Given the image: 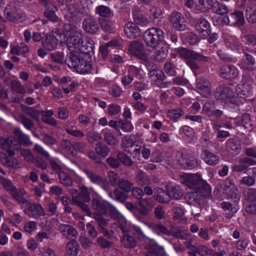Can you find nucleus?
I'll return each mask as SVG.
<instances>
[{"mask_svg": "<svg viewBox=\"0 0 256 256\" xmlns=\"http://www.w3.org/2000/svg\"><path fill=\"white\" fill-rule=\"evenodd\" d=\"M246 17L249 23H256V6H248L246 9Z\"/></svg>", "mask_w": 256, "mask_h": 256, "instance_id": "42", "label": "nucleus"}, {"mask_svg": "<svg viewBox=\"0 0 256 256\" xmlns=\"http://www.w3.org/2000/svg\"><path fill=\"white\" fill-rule=\"evenodd\" d=\"M108 195L112 199L122 203L125 202L128 197L126 192L118 188H116L112 192L108 193Z\"/></svg>", "mask_w": 256, "mask_h": 256, "instance_id": "35", "label": "nucleus"}, {"mask_svg": "<svg viewBox=\"0 0 256 256\" xmlns=\"http://www.w3.org/2000/svg\"><path fill=\"white\" fill-rule=\"evenodd\" d=\"M115 220H116V224L120 229L122 233L128 232V227L127 222L124 217L119 212L118 210L114 214L111 218Z\"/></svg>", "mask_w": 256, "mask_h": 256, "instance_id": "23", "label": "nucleus"}, {"mask_svg": "<svg viewBox=\"0 0 256 256\" xmlns=\"http://www.w3.org/2000/svg\"><path fill=\"white\" fill-rule=\"evenodd\" d=\"M118 42L116 40H112L106 44L104 46L100 48V53L103 59H105L108 56V47L112 46H116Z\"/></svg>", "mask_w": 256, "mask_h": 256, "instance_id": "61", "label": "nucleus"}, {"mask_svg": "<svg viewBox=\"0 0 256 256\" xmlns=\"http://www.w3.org/2000/svg\"><path fill=\"white\" fill-rule=\"evenodd\" d=\"M184 38L190 45L196 44L199 41L198 36L192 32H187L184 34Z\"/></svg>", "mask_w": 256, "mask_h": 256, "instance_id": "58", "label": "nucleus"}, {"mask_svg": "<svg viewBox=\"0 0 256 256\" xmlns=\"http://www.w3.org/2000/svg\"><path fill=\"white\" fill-rule=\"evenodd\" d=\"M0 180L1 184L4 189L8 192L10 194L16 188V187L13 185L12 182L9 180L2 177Z\"/></svg>", "mask_w": 256, "mask_h": 256, "instance_id": "62", "label": "nucleus"}, {"mask_svg": "<svg viewBox=\"0 0 256 256\" xmlns=\"http://www.w3.org/2000/svg\"><path fill=\"white\" fill-rule=\"evenodd\" d=\"M214 96L217 100L225 104H235L236 96L232 89L226 85H220L216 88Z\"/></svg>", "mask_w": 256, "mask_h": 256, "instance_id": "6", "label": "nucleus"}, {"mask_svg": "<svg viewBox=\"0 0 256 256\" xmlns=\"http://www.w3.org/2000/svg\"><path fill=\"white\" fill-rule=\"evenodd\" d=\"M118 158L120 162H122L126 166H130L133 164V161L124 152H119L118 154Z\"/></svg>", "mask_w": 256, "mask_h": 256, "instance_id": "60", "label": "nucleus"}, {"mask_svg": "<svg viewBox=\"0 0 256 256\" xmlns=\"http://www.w3.org/2000/svg\"><path fill=\"white\" fill-rule=\"evenodd\" d=\"M80 192L72 198V202L76 205H80L82 202H89L90 200V194L86 186H80Z\"/></svg>", "mask_w": 256, "mask_h": 256, "instance_id": "14", "label": "nucleus"}, {"mask_svg": "<svg viewBox=\"0 0 256 256\" xmlns=\"http://www.w3.org/2000/svg\"><path fill=\"white\" fill-rule=\"evenodd\" d=\"M146 66L149 70L148 75L150 77L154 80H162L165 78V74L164 72L160 70L156 69V65L150 62H146Z\"/></svg>", "mask_w": 256, "mask_h": 256, "instance_id": "19", "label": "nucleus"}, {"mask_svg": "<svg viewBox=\"0 0 256 256\" xmlns=\"http://www.w3.org/2000/svg\"><path fill=\"white\" fill-rule=\"evenodd\" d=\"M217 54L220 59L224 62H234L235 60L232 56L222 50L217 51Z\"/></svg>", "mask_w": 256, "mask_h": 256, "instance_id": "59", "label": "nucleus"}, {"mask_svg": "<svg viewBox=\"0 0 256 256\" xmlns=\"http://www.w3.org/2000/svg\"><path fill=\"white\" fill-rule=\"evenodd\" d=\"M26 206L27 208L24 210V212L30 218L38 219L45 215L44 210L40 204L32 203L28 201Z\"/></svg>", "mask_w": 256, "mask_h": 256, "instance_id": "8", "label": "nucleus"}, {"mask_svg": "<svg viewBox=\"0 0 256 256\" xmlns=\"http://www.w3.org/2000/svg\"><path fill=\"white\" fill-rule=\"evenodd\" d=\"M164 31L157 27H152L145 31L143 40L148 46L155 48L164 39Z\"/></svg>", "mask_w": 256, "mask_h": 256, "instance_id": "5", "label": "nucleus"}, {"mask_svg": "<svg viewBox=\"0 0 256 256\" xmlns=\"http://www.w3.org/2000/svg\"><path fill=\"white\" fill-rule=\"evenodd\" d=\"M56 7H54V8L52 9L48 8L44 11V14L46 18L52 22H58L60 21V19L56 14Z\"/></svg>", "mask_w": 256, "mask_h": 256, "instance_id": "53", "label": "nucleus"}, {"mask_svg": "<svg viewBox=\"0 0 256 256\" xmlns=\"http://www.w3.org/2000/svg\"><path fill=\"white\" fill-rule=\"evenodd\" d=\"M63 14L65 20L68 22H76L79 14H81L80 10L76 9L74 5H70L64 8Z\"/></svg>", "mask_w": 256, "mask_h": 256, "instance_id": "17", "label": "nucleus"}, {"mask_svg": "<svg viewBox=\"0 0 256 256\" xmlns=\"http://www.w3.org/2000/svg\"><path fill=\"white\" fill-rule=\"evenodd\" d=\"M20 18L18 12V10L16 7L12 8L6 12V18L10 22H14L18 20Z\"/></svg>", "mask_w": 256, "mask_h": 256, "instance_id": "55", "label": "nucleus"}, {"mask_svg": "<svg viewBox=\"0 0 256 256\" xmlns=\"http://www.w3.org/2000/svg\"><path fill=\"white\" fill-rule=\"evenodd\" d=\"M91 60L80 58L78 52H70L65 60L68 66L73 68L81 74L88 73L91 71L92 68Z\"/></svg>", "mask_w": 256, "mask_h": 256, "instance_id": "4", "label": "nucleus"}, {"mask_svg": "<svg viewBox=\"0 0 256 256\" xmlns=\"http://www.w3.org/2000/svg\"><path fill=\"white\" fill-rule=\"evenodd\" d=\"M220 207L224 212V215L227 218H232L236 212V210L232 204L228 202H223L220 204Z\"/></svg>", "mask_w": 256, "mask_h": 256, "instance_id": "34", "label": "nucleus"}, {"mask_svg": "<svg viewBox=\"0 0 256 256\" xmlns=\"http://www.w3.org/2000/svg\"><path fill=\"white\" fill-rule=\"evenodd\" d=\"M224 194H226L228 199H230L234 202H237L240 200V195L237 187L234 188L231 190L230 191L227 192Z\"/></svg>", "mask_w": 256, "mask_h": 256, "instance_id": "56", "label": "nucleus"}, {"mask_svg": "<svg viewBox=\"0 0 256 256\" xmlns=\"http://www.w3.org/2000/svg\"><path fill=\"white\" fill-rule=\"evenodd\" d=\"M210 8H212L214 12L220 15L226 14L228 11V7L223 3L218 1H216L214 2H212Z\"/></svg>", "mask_w": 256, "mask_h": 256, "instance_id": "36", "label": "nucleus"}, {"mask_svg": "<svg viewBox=\"0 0 256 256\" xmlns=\"http://www.w3.org/2000/svg\"><path fill=\"white\" fill-rule=\"evenodd\" d=\"M198 92L204 97H208L210 95V84L206 78H202L196 84Z\"/></svg>", "mask_w": 256, "mask_h": 256, "instance_id": "22", "label": "nucleus"}, {"mask_svg": "<svg viewBox=\"0 0 256 256\" xmlns=\"http://www.w3.org/2000/svg\"><path fill=\"white\" fill-rule=\"evenodd\" d=\"M58 229L62 235L68 238H72L78 234L76 230L69 224H60Z\"/></svg>", "mask_w": 256, "mask_h": 256, "instance_id": "31", "label": "nucleus"}, {"mask_svg": "<svg viewBox=\"0 0 256 256\" xmlns=\"http://www.w3.org/2000/svg\"><path fill=\"white\" fill-rule=\"evenodd\" d=\"M204 196L208 197V196H204L199 192H194L189 194L188 202L190 204L193 205L198 208L202 209L203 206Z\"/></svg>", "mask_w": 256, "mask_h": 256, "instance_id": "20", "label": "nucleus"}, {"mask_svg": "<svg viewBox=\"0 0 256 256\" xmlns=\"http://www.w3.org/2000/svg\"><path fill=\"white\" fill-rule=\"evenodd\" d=\"M118 183V185L120 188L126 192H130L133 186L132 183L123 178H120L119 182Z\"/></svg>", "mask_w": 256, "mask_h": 256, "instance_id": "57", "label": "nucleus"}, {"mask_svg": "<svg viewBox=\"0 0 256 256\" xmlns=\"http://www.w3.org/2000/svg\"><path fill=\"white\" fill-rule=\"evenodd\" d=\"M180 182L194 192L210 196L211 188L207 182L198 174H186L180 176Z\"/></svg>", "mask_w": 256, "mask_h": 256, "instance_id": "2", "label": "nucleus"}, {"mask_svg": "<svg viewBox=\"0 0 256 256\" xmlns=\"http://www.w3.org/2000/svg\"><path fill=\"white\" fill-rule=\"evenodd\" d=\"M58 179L61 184L66 186H72V178L64 172H58Z\"/></svg>", "mask_w": 256, "mask_h": 256, "instance_id": "48", "label": "nucleus"}, {"mask_svg": "<svg viewBox=\"0 0 256 256\" xmlns=\"http://www.w3.org/2000/svg\"><path fill=\"white\" fill-rule=\"evenodd\" d=\"M11 196L20 204H26L29 201L24 196L26 192L24 189L16 188L10 194Z\"/></svg>", "mask_w": 256, "mask_h": 256, "instance_id": "24", "label": "nucleus"}, {"mask_svg": "<svg viewBox=\"0 0 256 256\" xmlns=\"http://www.w3.org/2000/svg\"><path fill=\"white\" fill-rule=\"evenodd\" d=\"M194 248L196 250L194 252L201 256L218 255V254L213 250L204 246H200L198 247Z\"/></svg>", "mask_w": 256, "mask_h": 256, "instance_id": "45", "label": "nucleus"}, {"mask_svg": "<svg viewBox=\"0 0 256 256\" xmlns=\"http://www.w3.org/2000/svg\"><path fill=\"white\" fill-rule=\"evenodd\" d=\"M63 27L68 38L80 34L78 30L77 26L72 24H65Z\"/></svg>", "mask_w": 256, "mask_h": 256, "instance_id": "49", "label": "nucleus"}, {"mask_svg": "<svg viewBox=\"0 0 256 256\" xmlns=\"http://www.w3.org/2000/svg\"><path fill=\"white\" fill-rule=\"evenodd\" d=\"M176 52L181 58L185 60L194 75H196V71L200 68L196 60L202 62H207L210 60L208 57L186 48H179L176 50Z\"/></svg>", "mask_w": 256, "mask_h": 256, "instance_id": "3", "label": "nucleus"}, {"mask_svg": "<svg viewBox=\"0 0 256 256\" xmlns=\"http://www.w3.org/2000/svg\"><path fill=\"white\" fill-rule=\"evenodd\" d=\"M82 39V36L80 34L68 38L66 45L70 52H77L76 50H78Z\"/></svg>", "mask_w": 256, "mask_h": 256, "instance_id": "18", "label": "nucleus"}, {"mask_svg": "<svg viewBox=\"0 0 256 256\" xmlns=\"http://www.w3.org/2000/svg\"><path fill=\"white\" fill-rule=\"evenodd\" d=\"M195 28L200 36L204 38H206L210 34V24L204 18H200L196 20Z\"/></svg>", "mask_w": 256, "mask_h": 256, "instance_id": "12", "label": "nucleus"}, {"mask_svg": "<svg viewBox=\"0 0 256 256\" xmlns=\"http://www.w3.org/2000/svg\"><path fill=\"white\" fill-rule=\"evenodd\" d=\"M145 224L150 228L154 233L160 236L164 234L170 236L169 230L161 224H150L148 222H145Z\"/></svg>", "mask_w": 256, "mask_h": 256, "instance_id": "30", "label": "nucleus"}, {"mask_svg": "<svg viewBox=\"0 0 256 256\" xmlns=\"http://www.w3.org/2000/svg\"><path fill=\"white\" fill-rule=\"evenodd\" d=\"M104 138L106 142L109 145L114 146L118 143V140L114 134L110 132H104Z\"/></svg>", "mask_w": 256, "mask_h": 256, "instance_id": "63", "label": "nucleus"}, {"mask_svg": "<svg viewBox=\"0 0 256 256\" xmlns=\"http://www.w3.org/2000/svg\"><path fill=\"white\" fill-rule=\"evenodd\" d=\"M226 146L228 150H232L236 154H238L242 148L240 142L234 138H230L226 140Z\"/></svg>", "mask_w": 256, "mask_h": 256, "instance_id": "33", "label": "nucleus"}, {"mask_svg": "<svg viewBox=\"0 0 256 256\" xmlns=\"http://www.w3.org/2000/svg\"><path fill=\"white\" fill-rule=\"evenodd\" d=\"M230 20L232 25H234L238 27L243 26L246 20L243 12L239 10H235L230 14Z\"/></svg>", "mask_w": 256, "mask_h": 256, "instance_id": "25", "label": "nucleus"}, {"mask_svg": "<svg viewBox=\"0 0 256 256\" xmlns=\"http://www.w3.org/2000/svg\"><path fill=\"white\" fill-rule=\"evenodd\" d=\"M169 20L172 26L179 31L184 30L186 28V22L183 16L179 12L174 11L170 15Z\"/></svg>", "mask_w": 256, "mask_h": 256, "instance_id": "11", "label": "nucleus"}, {"mask_svg": "<svg viewBox=\"0 0 256 256\" xmlns=\"http://www.w3.org/2000/svg\"><path fill=\"white\" fill-rule=\"evenodd\" d=\"M10 86L12 90L16 93L24 94L26 90L20 82L16 80H12L10 82Z\"/></svg>", "mask_w": 256, "mask_h": 256, "instance_id": "54", "label": "nucleus"}, {"mask_svg": "<svg viewBox=\"0 0 256 256\" xmlns=\"http://www.w3.org/2000/svg\"><path fill=\"white\" fill-rule=\"evenodd\" d=\"M79 244L77 241L72 240L66 244V253L68 256H76L78 252Z\"/></svg>", "mask_w": 256, "mask_h": 256, "instance_id": "37", "label": "nucleus"}, {"mask_svg": "<svg viewBox=\"0 0 256 256\" xmlns=\"http://www.w3.org/2000/svg\"><path fill=\"white\" fill-rule=\"evenodd\" d=\"M176 159L178 164L184 169H193L198 166V160L190 152H178Z\"/></svg>", "mask_w": 256, "mask_h": 256, "instance_id": "7", "label": "nucleus"}, {"mask_svg": "<svg viewBox=\"0 0 256 256\" xmlns=\"http://www.w3.org/2000/svg\"><path fill=\"white\" fill-rule=\"evenodd\" d=\"M165 72L170 76H175L177 74L178 68L171 62H166L164 65Z\"/></svg>", "mask_w": 256, "mask_h": 256, "instance_id": "50", "label": "nucleus"}, {"mask_svg": "<svg viewBox=\"0 0 256 256\" xmlns=\"http://www.w3.org/2000/svg\"><path fill=\"white\" fill-rule=\"evenodd\" d=\"M200 158L206 164L209 166H215L220 161L219 156L206 148L202 150Z\"/></svg>", "mask_w": 256, "mask_h": 256, "instance_id": "15", "label": "nucleus"}, {"mask_svg": "<svg viewBox=\"0 0 256 256\" xmlns=\"http://www.w3.org/2000/svg\"><path fill=\"white\" fill-rule=\"evenodd\" d=\"M97 13L104 18H110L113 15L112 11L108 6L101 5L97 7Z\"/></svg>", "mask_w": 256, "mask_h": 256, "instance_id": "52", "label": "nucleus"}, {"mask_svg": "<svg viewBox=\"0 0 256 256\" xmlns=\"http://www.w3.org/2000/svg\"><path fill=\"white\" fill-rule=\"evenodd\" d=\"M14 138L20 145L29 146L32 144V142L29 139L28 136L24 134L18 128L14 130Z\"/></svg>", "mask_w": 256, "mask_h": 256, "instance_id": "27", "label": "nucleus"}, {"mask_svg": "<svg viewBox=\"0 0 256 256\" xmlns=\"http://www.w3.org/2000/svg\"><path fill=\"white\" fill-rule=\"evenodd\" d=\"M238 69L232 64L223 65L219 70V76L222 78L227 80L236 79L238 76Z\"/></svg>", "mask_w": 256, "mask_h": 256, "instance_id": "10", "label": "nucleus"}, {"mask_svg": "<svg viewBox=\"0 0 256 256\" xmlns=\"http://www.w3.org/2000/svg\"><path fill=\"white\" fill-rule=\"evenodd\" d=\"M170 236H172L174 238L184 240L185 238L186 234L184 230L178 226H172L169 230Z\"/></svg>", "mask_w": 256, "mask_h": 256, "instance_id": "43", "label": "nucleus"}, {"mask_svg": "<svg viewBox=\"0 0 256 256\" xmlns=\"http://www.w3.org/2000/svg\"><path fill=\"white\" fill-rule=\"evenodd\" d=\"M124 32L126 36L131 38H135L140 34V31L136 24L128 23L124 26Z\"/></svg>", "mask_w": 256, "mask_h": 256, "instance_id": "28", "label": "nucleus"}, {"mask_svg": "<svg viewBox=\"0 0 256 256\" xmlns=\"http://www.w3.org/2000/svg\"><path fill=\"white\" fill-rule=\"evenodd\" d=\"M195 9L204 12L210 8L212 0H195Z\"/></svg>", "mask_w": 256, "mask_h": 256, "instance_id": "38", "label": "nucleus"}, {"mask_svg": "<svg viewBox=\"0 0 256 256\" xmlns=\"http://www.w3.org/2000/svg\"><path fill=\"white\" fill-rule=\"evenodd\" d=\"M109 148L104 144H97V154L103 156H106L109 153Z\"/></svg>", "mask_w": 256, "mask_h": 256, "instance_id": "64", "label": "nucleus"}, {"mask_svg": "<svg viewBox=\"0 0 256 256\" xmlns=\"http://www.w3.org/2000/svg\"><path fill=\"white\" fill-rule=\"evenodd\" d=\"M128 50L130 54L138 57L142 60H146L144 46L142 42L137 40L131 42L128 45Z\"/></svg>", "mask_w": 256, "mask_h": 256, "instance_id": "9", "label": "nucleus"}, {"mask_svg": "<svg viewBox=\"0 0 256 256\" xmlns=\"http://www.w3.org/2000/svg\"><path fill=\"white\" fill-rule=\"evenodd\" d=\"M94 40L90 38H88L87 40L85 42L82 39V44H80L78 50L81 53L89 56L88 58H90V60H92V57L93 56L94 60Z\"/></svg>", "mask_w": 256, "mask_h": 256, "instance_id": "13", "label": "nucleus"}, {"mask_svg": "<svg viewBox=\"0 0 256 256\" xmlns=\"http://www.w3.org/2000/svg\"><path fill=\"white\" fill-rule=\"evenodd\" d=\"M117 210L110 203L97 200V230L108 238H110V234L108 232L109 220L106 216L108 215L112 218Z\"/></svg>", "mask_w": 256, "mask_h": 256, "instance_id": "1", "label": "nucleus"}, {"mask_svg": "<svg viewBox=\"0 0 256 256\" xmlns=\"http://www.w3.org/2000/svg\"><path fill=\"white\" fill-rule=\"evenodd\" d=\"M57 43V38L51 36H46L44 40L42 42L44 47L50 51L56 48Z\"/></svg>", "mask_w": 256, "mask_h": 256, "instance_id": "40", "label": "nucleus"}, {"mask_svg": "<svg viewBox=\"0 0 256 256\" xmlns=\"http://www.w3.org/2000/svg\"><path fill=\"white\" fill-rule=\"evenodd\" d=\"M136 180L138 184L141 186L148 185L150 183V180L148 174L142 170H139L138 172Z\"/></svg>", "mask_w": 256, "mask_h": 256, "instance_id": "39", "label": "nucleus"}, {"mask_svg": "<svg viewBox=\"0 0 256 256\" xmlns=\"http://www.w3.org/2000/svg\"><path fill=\"white\" fill-rule=\"evenodd\" d=\"M166 190L172 199L178 200L183 196L182 190L180 186L173 182H169L166 186Z\"/></svg>", "mask_w": 256, "mask_h": 256, "instance_id": "16", "label": "nucleus"}, {"mask_svg": "<svg viewBox=\"0 0 256 256\" xmlns=\"http://www.w3.org/2000/svg\"><path fill=\"white\" fill-rule=\"evenodd\" d=\"M235 124L238 126H244L245 128L252 126L250 114L244 113L242 116L234 118Z\"/></svg>", "mask_w": 256, "mask_h": 256, "instance_id": "26", "label": "nucleus"}, {"mask_svg": "<svg viewBox=\"0 0 256 256\" xmlns=\"http://www.w3.org/2000/svg\"><path fill=\"white\" fill-rule=\"evenodd\" d=\"M122 234L120 239L122 246L126 248H134L138 242L136 238L131 234L129 230H128V232Z\"/></svg>", "mask_w": 256, "mask_h": 256, "instance_id": "21", "label": "nucleus"}, {"mask_svg": "<svg viewBox=\"0 0 256 256\" xmlns=\"http://www.w3.org/2000/svg\"><path fill=\"white\" fill-rule=\"evenodd\" d=\"M215 108V103L214 101L210 100L204 103L202 106V113L208 116H212V111Z\"/></svg>", "mask_w": 256, "mask_h": 256, "instance_id": "51", "label": "nucleus"}, {"mask_svg": "<svg viewBox=\"0 0 256 256\" xmlns=\"http://www.w3.org/2000/svg\"><path fill=\"white\" fill-rule=\"evenodd\" d=\"M184 111L181 108L170 110L168 112V116L170 120L174 122H178L180 116H184Z\"/></svg>", "mask_w": 256, "mask_h": 256, "instance_id": "41", "label": "nucleus"}, {"mask_svg": "<svg viewBox=\"0 0 256 256\" xmlns=\"http://www.w3.org/2000/svg\"><path fill=\"white\" fill-rule=\"evenodd\" d=\"M168 52V46H162L155 51L152 58L156 62H163L167 58Z\"/></svg>", "mask_w": 256, "mask_h": 256, "instance_id": "32", "label": "nucleus"}, {"mask_svg": "<svg viewBox=\"0 0 256 256\" xmlns=\"http://www.w3.org/2000/svg\"><path fill=\"white\" fill-rule=\"evenodd\" d=\"M171 199L168 192H165L163 189L158 188V194L156 196V200L161 203H167Z\"/></svg>", "mask_w": 256, "mask_h": 256, "instance_id": "47", "label": "nucleus"}, {"mask_svg": "<svg viewBox=\"0 0 256 256\" xmlns=\"http://www.w3.org/2000/svg\"><path fill=\"white\" fill-rule=\"evenodd\" d=\"M83 28L87 32L94 34L96 30V22L91 18L86 19L83 22Z\"/></svg>", "mask_w": 256, "mask_h": 256, "instance_id": "44", "label": "nucleus"}, {"mask_svg": "<svg viewBox=\"0 0 256 256\" xmlns=\"http://www.w3.org/2000/svg\"><path fill=\"white\" fill-rule=\"evenodd\" d=\"M0 147L4 150L8 148L19 149V145L17 144L14 138H0Z\"/></svg>", "mask_w": 256, "mask_h": 256, "instance_id": "29", "label": "nucleus"}, {"mask_svg": "<svg viewBox=\"0 0 256 256\" xmlns=\"http://www.w3.org/2000/svg\"><path fill=\"white\" fill-rule=\"evenodd\" d=\"M14 159L8 157L6 154L4 152H0V163L3 166L12 168L14 166Z\"/></svg>", "mask_w": 256, "mask_h": 256, "instance_id": "46", "label": "nucleus"}]
</instances>
